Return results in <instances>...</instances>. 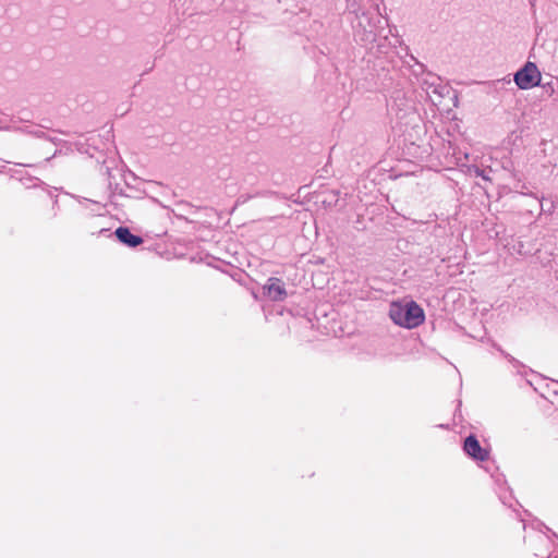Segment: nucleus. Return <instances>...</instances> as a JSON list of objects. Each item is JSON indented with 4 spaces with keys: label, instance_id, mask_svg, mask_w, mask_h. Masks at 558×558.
Instances as JSON below:
<instances>
[{
    "label": "nucleus",
    "instance_id": "nucleus-4",
    "mask_svg": "<svg viewBox=\"0 0 558 558\" xmlns=\"http://www.w3.org/2000/svg\"><path fill=\"white\" fill-rule=\"evenodd\" d=\"M264 293L272 301H282L287 296L283 282L279 278H269L264 286Z\"/></svg>",
    "mask_w": 558,
    "mask_h": 558
},
{
    "label": "nucleus",
    "instance_id": "nucleus-2",
    "mask_svg": "<svg viewBox=\"0 0 558 558\" xmlns=\"http://www.w3.org/2000/svg\"><path fill=\"white\" fill-rule=\"evenodd\" d=\"M541 72L533 62H527L514 74V82L521 89H529L541 83Z\"/></svg>",
    "mask_w": 558,
    "mask_h": 558
},
{
    "label": "nucleus",
    "instance_id": "nucleus-1",
    "mask_svg": "<svg viewBox=\"0 0 558 558\" xmlns=\"http://www.w3.org/2000/svg\"><path fill=\"white\" fill-rule=\"evenodd\" d=\"M389 315L395 324L409 329L418 327L425 320L423 308L414 301L391 303Z\"/></svg>",
    "mask_w": 558,
    "mask_h": 558
},
{
    "label": "nucleus",
    "instance_id": "nucleus-3",
    "mask_svg": "<svg viewBox=\"0 0 558 558\" xmlns=\"http://www.w3.org/2000/svg\"><path fill=\"white\" fill-rule=\"evenodd\" d=\"M463 450L475 461L484 462L490 458V449L482 447L474 435H470L464 439Z\"/></svg>",
    "mask_w": 558,
    "mask_h": 558
},
{
    "label": "nucleus",
    "instance_id": "nucleus-5",
    "mask_svg": "<svg viewBox=\"0 0 558 558\" xmlns=\"http://www.w3.org/2000/svg\"><path fill=\"white\" fill-rule=\"evenodd\" d=\"M118 240L130 247H136L143 243V239L138 235L132 234L126 227H119L116 232Z\"/></svg>",
    "mask_w": 558,
    "mask_h": 558
}]
</instances>
